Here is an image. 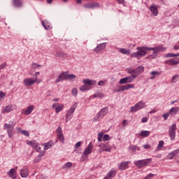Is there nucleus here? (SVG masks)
<instances>
[{
    "label": "nucleus",
    "instance_id": "1",
    "mask_svg": "<svg viewBox=\"0 0 179 179\" xmlns=\"http://www.w3.org/2000/svg\"><path fill=\"white\" fill-rule=\"evenodd\" d=\"M137 52H134L131 54V58H142L148 54V51H153L152 54L149 55L145 57V59L152 61V59H156L157 58V52L165 51L167 50V48L158 45L157 47L150 48L148 46H138L136 48Z\"/></svg>",
    "mask_w": 179,
    "mask_h": 179
},
{
    "label": "nucleus",
    "instance_id": "2",
    "mask_svg": "<svg viewBox=\"0 0 179 179\" xmlns=\"http://www.w3.org/2000/svg\"><path fill=\"white\" fill-rule=\"evenodd\" d=\"M83 83L85 84L80 87V92H87L90 90V86H96L97 81L96 80L84 79Z\"/></svg>",
    "mask_w": 179,
    "mask_h": 179
},
{
    "label": "nucleus",
    "instance_id": "3",
    "mask_svg": "<svg viewBox=\"0 0 179 179\" xmlns=\"http://www.w3.org/2000/svg\"><path fill=\"white\" fill-rule=\"evenodd\" d=\"M150 163H152V159L150 158L134 162V164L138 169H143V167H146L149 166Z\"/></svg>",
    "mask_w": 179,
    "mask_h": 179
},
{
    "label": "nucleus",
    "instance_id": "4",
    "mask_svg": "<svg viewBox=\"0 0 179 179\" xmlns=\"http://www.w3.org/2000/svg\"><path fill=\"white\" fill-rule=\"evenodd\" d=\"M145 107H148L146 102L140 101L137 102L134 106L130 108V113H136L137 111L143 110V108H145Z\"/></svg>",
    "mask_w": 179,
    "mask_h": 179
},
{
    "label": "nucleus",
    "instance_id": "5",
    "mask_svg": "<svg viewBox=\"0 0 179 179\" xmlns=\"http://www.w3.org/2000/svg\"><path fill=\"white\" fill-rule=\"evenodd\" d=\"M108 114V107L103 108L97 114L96 117H94V121L99 122L100 120H103L106 115Z\"/></svg>",
    "mask_w": 179,
    "mask_h": 179
},
{
    "label": "nucleus",
    "instance_id": "6",
    "mask_svg": "<svg viewBox=\"0 0 179 179\" xmlns=\"http://www.w3.org/2000/svg\"><path fill=\"white\" fill-rule=\"evenodd\" d=\"M3 129H6L8 135V138L13 136V131H15V124L13 122L10 123H6L3 125Z\"/></svg>",
    "mask_w": 179,
    "mask_h": 179
},
{
    "label": "nucleus",
    "instance_id": "7",
    "mask_svg": "<svg viewBox=\"0 0 179 179\" xmlns=\"http://www.w3.org/2000/svg\"><path fill=\"white\" fill-rule=\"evenodd\" d=\"M177 131V124L176 123L172 124L171 126L169 127V136L171 141H174L176 139Z\"/></svg>",
    "mask_w": 179,
    "mask_h": 179
},
{
    "label": "nucleus",
    "instance_id": "8",
    "mask_svg": "<svg viewBox=\"0 0 179 179\" xmlns=\"http://www.w3.org/2000/svg\"><path fill=\"white\" fill-rule=\"evenodd\" d=\"M76 107H78V103H74V104L70 108V109L67 111V113L66 115V122H69L71 120H72V114L75 113V110H76Z\"/></svg>",
    "mask_w": 179,
    "mask_h": 179
},
{
    "label": "nucleus",
    "instance_id": "9",
    "mask_svg": "<svg viewBox=\"0 0 179 179\" xmlns=\"http://www.w3.org/2000/svg\"><path fill=\"white\" fill-rule=\"evenodd\" d=\"M129 89H135V85L133 84H127L125 85L119 86L117 90H114L116 93L120 92H125V90H129Z\"/></svg>",
    "mask_w": 179,
    "mask_h": 179
},
{
    "label": "nucleus",
    "instance_id": "10",
    "mask_svg": "<svg viewBox=\"0 0 179 179\" xmlns=\"http://www.w3.org/2000/svg\"><path fill=\"white\" fill-rule=\"evenodd\" d=\"M28 145H30L33 149H35L36 152H41L43 150H41V147H40V143H38L36 140L30 141L28 143Z\"/></svg>",
    "mask_w": 179,
    "mask_h": 179
},
{
    "label": "nucleus",
    "instance_id": "11",
    "mask_svg": "<svg viewBox=\"0 0 179 179\" xmlns=\"http://www.w3.org/2000/svg\"><path fill=\"white\" fill-rule=\"evenodd\" d=\"M98 146L100 148L98 150L99 153L102 152H111V147L108 143H101Z\"/></svg>",
    "mask_w": 179,
    "mask_h": 179
},
{
    "label": "nucleus",
    "instance_id": "12",
    "mask_svg": "<svg viewBox=\"0 0 179 179\" xmlns=\"http://www.w3.org/2000/svg\"><path fill=\"white\" fill-rule=\"evenodd\" d=\"M37 82V77H36L35 79H33L31 78H27L23 80V84L24 86L29 87V86H33Z\"/></svg>",
    "mask_w": 179,
    "mask_h": 179
},
{
    "label": "nucleus",
    "instance_id": "13",
    "mask_svg": "<svg viewBox=\"0 0 179 179\" xmlns=\"http://www.w3.org/2000/svg\"><path fill=\"white\" fill-rule=\"evenodd\" d=\"M106 47H107V43H99L94 48L93 51L99 54V52H101V51L106 50Z\"/></svg>",
    "mask_w": 179,
    "mask_h": 179
},
{
    "label": "nucleus",
    "instance_id": "14",
    "mask_svg": "<svg viewBox=\"0 0 179 179\" xmlns=\"http://www.w3.org/2000/svg\"><path fill=\"white\" fill-rule=\"evenodd\" d=\"M34 110V106L33 105H29L27 106V109H22L21 110L22 114H24V115H30L31 113Z\"/></svg>",
    "mask_w": 179,
    "mask_h": 179
},
{
    "label": "nucleus",
    "instance_id": "15",
    "mask_svg": "<svg viewBox=\"0 0 179 179\" xmlns=\"http://www.w3.org/2000/svg\"><path fill=\"white\" fill-rule=\"evenodd\" d=\"M20 174L22 178H27L29 177V169H27V166H23L20 171Z\"/></svg>",
    "mask_w": 179,
    "mask_h": 179
},
{
    "label": "nucleus",
    "instance_id": "16",
    "mask_svg": "<svg viewBox=\"0 0 179 179\" xmlns=\"http://www.w3.org/2000/svg\"><path fill=\"white\" fill-rule=\"evenodd\" d=\"M52 108H55L57 113H61L64 110V104L55 103L52 105Z\"/></svg>",
    "mask_w": 179,
    "mask_h": 179
},
{
    "label": "nucleus",
    "instance_id": "17",
    "mask_svg": "<svg viewBox=\"0 0 179 179\" xmlns=\"http://www.w3.org/2000/svg\"><path fill=\"white\" fill-rule=\"evenodd\" d=\"M93 152V143L90 142L83 152L84 156H87Z\"/></svg>",
    "mask_w": 179,
    "mask_h": 179
},
{
    "label": "nucleus",
    "instance_id": "18",
    "mask_svg": "<svg viewBox=\"0 0 179 179\" xmlns=\"http://www.w3.org/2000/svg\"><path fill=\"white\" fill-rule=\"evenodd\" d=\"M133 78L130 76H127L123 78H121L119 81L120 85H127V83H132Z\"/></svg>",
    "mask_w": 179,
    "mask_h": 179
},
{
    "label": "nucleus",
    "instance_id": "19",
    "mask_svg": "<svg viewBox=\"0 0 179 179\" xmlns=\"http://www.w3.org/2000/svg\"><path fill=\"white\" fill-rule=\"evenodd\" d=\"M117 174V172L115 169H111L109 171L106 176L103 179H113L114 177H115V175Z\"/></svg>",
    "mask_w": 179,
    "mask_h": 179
},
{
    "label": "nucleus",
    "instance_id": "20",
    "mask_svg": "<svg viewBox=\"0 0 179 179\" xmlns=\"http://www.w3.org/2000/svg\"><path fill=\"white\" fill-rule=\"evenodd\" d=\"M65 79H66V72L63 71L59 75L58 78L55 80V83H59V82H62Z\"/></svg>",
    "mask_w": 179,
    "mask_h": 179
},
{
    "label": "nucleus",
    "instance_id": "21",
    "mask_svg": "<svg viewBox=\"0 0 179 179\" xmlns=\"http://www.w3.org/2000/svg\"><path fill=\"white\" fill-rule=\"evenodd\" d=\"M8 177L11 179H16L17 177V173H16V169H11L8 171L7 173Z\"/></svg>",
    "mask_w": 179,
    "mask_h": 179
},
{
    "label": "nucleus",
    "instance_id": "22",
    "mask_svg": "<svg viewBox=\"0 0 179 179\" xmlns=\"http://www.w3.org/2000/svg\"><path fill=\"white\" fill-rule=\"evenodd\" d=\"M166 64L167 65H178L179 64V58L170 59L166 61Z\"/></svg>",
    "mask_w": 179,
    "mask_h": 179
},
{
    "label": "nucleus",
    "instance_id": "23",
    "mask_svg": "<svg viewBox=\"0 0 179 179\" xmlns=\"http://www.w3.org/2000/svg\"><path fill=\"white\" fill-rule=\"evenodd\" d=\"M129 161L123 162L119 165V170L121 171H124V170H127L128 169V165L129 164Z\"/></svg>",
    "mask_w": 179,
    "mask_h": 179
},
{
    "label": "nucleus",
    "instance_id": "24",
    "mask_svg": "<svg viewBox=\"0 0 179 179\" xmlns=\"http://www.w3.org/2000/svg\"><path fill=\"white\" fill-rule=\"evenodd\" d=\"M42 26L44 27L45 30H51L52 29V27L51 26V24L48 22V20H43L41 22Z\"/></svg>",
    "mask_w": 179,
    "mask_h": 179
},
{
    "label": "nucleus",
    "instance_id": "25",
    "mask_svg": "<svg viewBox=\"0 0 179 179\" xmlns=\"http://www.w3.org/2000/svg\"><path fill=\"white\" fill-rule=\"evenodd\" d=\"M150 12H152L154 16H157V15L159 14V11L157 10V6L156 5H151L150 7Z\"/></svg>",
    "mask_w": 179,
    "mask_h": 179
},
{
    "label": "nucleus",
    "instance_id": "26",
    "mask_svg": "<svg viewBox=\"0 0 179 179\" xmlns=\"http://www.w3.org/2000/svg\"><path fill=\"white\" fill-rule=\"evenodd\" d=\"M13 4L15 8H22L23 1L22 0H13Z\"/></svg>",
    "mask_w": 179,
    "mask_h": 179
},
{
    "label": "nucleus",
    "instance_id": "27",
    "mask_svg": "<svg viewBox=\"0 0 179 179\" xmlns=\"http://www.w3.org/2000/svg\"><path fill=\"white\" fill-rule=\"evenodd\" d=\"M3 113H10V111H13V105H8L5 106L2 109Z\"/></svg>",
    "mask_w": 179,
    "mask_h": 179
},
{
    "label": "nucleus",
    "instance_id": "28",
    "mask_svg": "<svg viewBox=\"0 0 179 179\" xmlns=\"http://www.w3.org/2000/svg\"><path fill=\"white\" fill-rule=\"evenodd\" d=\"M40 154L37 155V157L34 159V163H40L41 160V157H43L44 156V152H43V151H41V152H39Z\"/></svg>",
    "mask_w": 179,
    "mask_h": 179
},
{
    "label": "nucleus",
    "instance_id": "29",
    "mask_svg": "<svg viewBox=\"0 0 179 179\" xmlns=\"http://www.w3.org/2000/svg\"><path fill=\"white\" fill-rule=\"evenodd\" d=\"M139 135L142 138H148V136H149L150 135V131H146V130L141 131L139 132Z\"/></svg>",
    "mask_w": 179,
    "mask_h": 179
},
{
    "label": "nucleus",
    "instance_id": "30",
    "mask_svg": "<svg viewBox=\"0 0 179 179\" xmlns=\"http://www.w3.org/2000/svg\"><path fill=\"white\" fill-rule=\"evenodd\" d=\"M119 51L121 54H124V55H131V50H129V49L120 48Z\"/></svg>",
    "mask_w": 179,
    "mask_h": 179
},
{
    "label": "nucleus",
    "instance_id": "31",
    "mask_svg": "<svg viewBox=\"0 0 179 179\" xmlns=\"http://www.w3.org/2000/svg\"><path fill=\"white\" fill-rule=\"evenodd\" d=\"M51 146H54V143L52 142V141H50L48 143H45L44 150H48V149L51 148Z\"/></svg>",
    "mask_w": 179,
    "mask_h": 179
},
{
    "label": "nucleus",
    "instance_id": "32",
    "mask_svg": "<svg viewBox=\"0 0 179 179\" xmlns=\"http://www.w3.org/2000/svg\"><path fill=\"white\" fill-rule=\"evenodd\" d=\"M150 75H151V77L150 78V79H151V80H153V79H155L156 78V76H159V75H160V72L151 71Z\"/></svg>",
    "mask_w": 179,
    "mask_h": 179
},
{
    "label": "nucleus",
    "instance_id": "33",
    "mask_svg": "<svg viewBox=\"0 0 179 179\" xmlns=\"http://www.w3.org/2000/svg\"><path fill=\"white\" fill-rule=\"evenodd\" d=\"M55 57L57 59H62L65 57V53L62 52H58L55 54Z\"/></svg>",
    "mask_w": 179,
    "mask_h": 179
},
{
    "label": "nucleus",
    "instance_id": "34",
    "mask_svg": "<svg viewBox=\"0 0 179 179\" xmlns=\"http://www.w3.org/2000/svg\"><path fill=\"white\" fill-rule=\"evenodd\" d=\"M57 138L62 143H64V142H65V137H64V133H60L59 134H57Z\"/></svg>",
    "mask_w": 179,
    "mask_h": 179
},
{
    "label": "nucleus",
    "instance_id": "35",
    "mask_svg": "<svg viewBox=\"0 0 179 179\" xmlns=\"http://www.w3.org/2000/svg\"><path fill=\"white\" fill-rule=\"evenodd\" d=\"M66 79H68V80H72V79H75L76 78V76L74 74L66 73Z\"/></svg>",
    "mask_w": 179,
    "mask_h": 179
},
{
    "label": "nucleus",
    "instance_id": "36",
    "mask_svg": "<svg viewBox=\"0 0 179 179\" xmlns=\"http://www.w3.org/2000/svg\"><path fill=\"white\" fill-rule=\"evenodd\" d=\"M72 166V162H66L63 165V169L66 170V169H71Z\"/></svg>",
    "mask_w": 179,
    "mask_h": 179
},
{
    "label": "nucleus",
    "instance_id": "37",
    "mask_svg": "<svg viewBox=\"0 0 179 179\" xmlns=\"http://www.w3.org/2000/svg\"><path fill=\"white\" fill-rule=\"evenodd\" d=\"M178 79H179V76H178V74H176L173 76V78L171 79V82L173 83H177V82H178Z\"/></svg>",
    "mask_w": 179,
    "mask_h": 179
},
{
    "label": "nucleus",
    "instance_id": "38",
    "mask_svg": "<svg viewBox=\"0 0 179 179\" xmlns=\"http://www.w3.org/2000/svg\"><path fill=\"white\" fill-rule=\"evenodd\" d=\"M143 71H145V68L142 66H139L136 69V72L137 73H142V72H143Z\"/></svg>",
    "mask_w": 179,
    "mask_h": 179
},
{
    "label": "nucleus",
    "instance_id": "39",
    "mask_svg": "<svg viewBox=\"0 0 179 179\" xmlns=\"http://www.w3.org/2000/svg\"><path fill=\"white\" fill-rule=\"evenodd\" d=\"M169 114H171V115H176L177 114V110H176V108L173 107L169 110Z\"/></svg>",
    "mask_w": 179,
    "mask_h": 179
},
{
    "label": "nucleus",
    "instance_id": "40",
    "mask_svg": "<svg viewBox=\"0 0 179 179\" xmlns=\"http://www.w3.org/2000/svg\"><path fill=\"white\" fill-rule=\"evenodd\" d=\"M92 9H94V8H100V4L97 2L91 3Z\"/></svg>",
    "mask_w": 179,
    "mask_h": 179
},
{
    "label": "nucleus",
    "instance_id": "41",
    "mask_svg": "<svg viewBox=\"0 0 179 179\" xmlns=\"http://www.w3.org/2000/svg\"><path fill=\"white\" fill-rule=\"evenodd\" d=\"M71 94H73L74 97H76V96H78V88H73L71 90Z\"/></svg>",
    "mask_w": 179,
    "mask_h": 179
},
{
    "label": "nucleus",
    "instance_id": "42",
    "mask_svg": "<svg viewBox=\"0 0 179 179\" xmlns=\"http://www.w3.org/2000/svg\"><path fill=\"white\" fill-rule=\"evenodd\" d=\"M174 157H176L174 156L172 152L168 154V155L166 156V159H168V160H173Z\"/></svg>",
    "mask_w": 179,
    "mask_h": 179
},
{
    "label": "nucleus",
    "instance_id": "43",
    "mask_svg": "<svg viewBox=\"0 0 179 179\" xmlns=\"http://www.w3.org/2000/svg\"><path fill=\"white\" fill-rule=\"evenodd\" d=\"M94 97H99V99H101L102 97H104V94L101 92H97L94 94Z\"/></svg>",
    "mask_w": 179,
    "mask_h": 179
},
{
    "label": "nucleus",
    "instance_id": "44",
    "mask_svg": "<svg viewBox=\"0 0 179 179\" xmlns=\"http://www.w3.org/2000/svg\"><path fill=\"white\" fill-rule=\"evenodd\" d=\"M31 68H32V69H36V68H41V65H40L37 63H32Z\"/></svg>",
    "mask_w": 179,
    "mask_h": 179
},
{
    "label": "nucleus",
    "instance_id": "45",
    "mask_svg": "<svg viewBox=\"0 0 179 179\" xmlns=\"http://www.w3.org/2000/svg\"><path fill=\"white\" fill-rule=\"evenodd\" d=\"M83 8L85 9H92V3H87L83 5Z\"/></svg>",
    "mask_w": 179,
    "mask_h": 179
},
{
    "label": "nucleus",
    "instance_id": "46",
    "mask_svg": "<svg viewBox=\"0 0 179 179\" xmlns=\"http://www.w3.org/2000/svg\"><path fill=\"white\" fill-rule=\"evenodd\" d=\"M129 149L130 150H132V152H136V150H138V146H136V145H131V146L129 147Z\"/></svg>",
    "mask_w": 179,
    "mask_h": 179
},
{
    "label": "nucleus",
    "instance_id": "47",
    "mask_svg": "<svg viewBox=\"0 0 179 179\" xmlns=\"http://www.w3.org/2000/svg\"><path fill=\"white\" fill-rule=\"evenodd\" d=\"M22 135H24V136H30V134L27 130H22L21 131Z\"/></svg>",
    "mask_w": 179,
    "mask_h": 179
},
{
    "label": "nucleus",
    "instance_id": "48",
    "mask_svg": "<svg viewBox=\"0 0 179 179\" xmlns=\"http://www.w3.org/2000/svg\"><path fill=\"white\" fill-rule=\"evenodd\" d=\"M107 83V80H100L98 83V86H104Z\"/></svg>",
    "mask_w": 179,
    "mask_h": 179
},
{
    "label": "nucleus",
    "instance_id": "49",
    "mask_svg": "<svg viewBox=\"0 0 179 179\" xmlns=\"http://www.w3.org/2000/svg\"><path fill=\"white\" fill-rule=\"evenodd\" d=\"M165 57H166V58H173V57H176V54L167 53Z\"/></svg>",
    "mask_w": 179,
    "mask_h": 179
},
{
    "label": "nucleus",
    "instance_id": "50",
    "mask_svg": "<svg viewBox=\"0 0 179 179\" xmlns=\"http://www.w3.org/2000/svg\"><path fill=\"white\" fill-rule=\"evenodd\" d=\"M119 5H123V6H125V0H115Z\"/></svg>",
    "mask_w": 179,
    "mask_h": 179
},
{
    "label": "nucleus",
    "instance_id": "51",
    "mask_svg": "<svg viewBox=\"0 0 179 179\" xmlns=\"http://www.w3.org/2000/svg\"><path fill=\"white\" fill-rule=\"evenodd\" d=\"M56 134L58 135L59 134H62V128L61 127H58L56 129Z\"/></svg>",
    "mask_w": 179,
    "mask_h": 179
},
{
    "label": "nucleus",
    "instance_id": "52",
    "mask_svg": "<svg viewBox=\"0 0 179 179\" xmlns=\"http://www.w3.org/2000/svg\"><path fill=\"white\" fill-rule=\"evenodd\" d=\"M163 146H164V141H160L157 145L158 149H160V148H163Z\"/></svg>",
    "mask_w": 179,
    "mask_h": 179
},
{
    "label": "nucleus",
    "instance_id": "53",
    "mask_svg": "<svg viewBox=\"0 0 179 179\" xmlns=\"http://www.w3.org/2000/svg\"><path fill=\"white\" fill-rule=\"evenodd\" d=\"M173 156L176 157L179 154V148L172 151Z\"/></svg>",
    "mask_w": 179,
    "mask_h": 179
},
{
    "label": "nucleus",
    "instance_id": "54",
    "mask_svg": "<svg viewBox=\"0 0 179 179\" xmlns=\"http://www.w3.org/2000/svg\"><path fill=\"white\" fill-rule=\"evenodd\" d=\"M81 145H82V142H80V141L77 142L75 145V148L79 149V148H80Z\"/></svg>",
    "mask_w": 179,
    "mask_h": 179
},
{
    "label": "nucleus",
    "instance_id": "55",
    "mask_svg": "<svg viewBox=\"0 0 179 179\" xmlns=\"http://www.w3.org/2000/svg\"><path fill=\"white\" fill-rule=\"evenodd\" d=\"M153 177H155V174L150 173L147 176H145V179H150V178H153Z\"/></svg>",
    "mask_w": 179,
    "mask_h": 179
},
{
    "label": "nucleus",
    "instance_id": "56",
    "mask_svg": "<svg viewBox=\"0 0 179 179\" xmlns=\"http://www.w3.org/2000/svg\"><path fill=\"white\" fill-rule=\"evenodd\" d=\"M110 139V136H108V134H105L103 137V141H109Z\"/></svg>",
    "mask_w": 179,
    "mask_h": 179
},
{
    "label": "nucleus",
    "instance_id": "57",
    "mask_svg": "<svg viewBox=\"0 0 179 179\" xmlns=\"http://www.w3.org/2000/svg\"><path fill=\"white\" fill-rule=\"evenodd\" d=\"M170 116V113H164L162 117L164 120H167V118H169V117Z\"/></svg>",
    "mask_w": 179,
    "mask_h": 179
},
{
    "label": "nucleus",
    "instance_id": "58",
    "mask_svg": "<svg viewBox=\"0 0 179 179\" xmlns=\"http://www.w3.org/2000/svg\"><path fill=\"white\" fill-rule=\"evenodd\" d=\"M7 66H8V64H6V63L1 64L0 65V71H1V69H3L6 68Z\"/></svg>",
    "mask_w": 179,
    "mask_h": 179
},
{
    "label": "nucleus",
    "instance_id": "59",
    "mask_svg": "<svg viewBox=\"0 0 179 179\" xmlns=\"http://www.w3.org/2000/svg\"><path fill=\"white\" fill-rule=\"evenodd\" d=\"M98 141L99 142H101V141H103V134H98Z\"/></svg>",
    "mask_w": 179,
    "mask_h": 179
},
{
    "label": "nucleus",
    "instance_id": "60",
    "mask_svg": "<svg viewBox=\"0 0 179 179\" xmlns=\"http://www.w3.org/2000/svg\"><path fill=\"white\" fill-rule=\"evenodd\" d=\"M122 124V127H127V125H128V121H127V120H124Z\"/></svg>",
    "mask_w": 179,
    "mask_h": 179
},
{
    "label": "nucleus",
    "instance_id": "61",
    "mask_svg": "<svg viewBox=\"0 0 179 179\" xmlns=\"http://www.w3.org/2000/svg\"><path fill=\"white\" fill-rule=\"evenodd\" d=\"M6 94L3 92L0 91V98L1 99H3V97H5Z\"/></svg>",
    "mask_w": 179,
    "mask_h": 179
},
{
    "label": "nucleus",
    "instance_id": "62",
    "mask_svg": "<svg viewBox=\"0 0 179 179\" xmlns=\"http://www.w3.org/2000/svg\"><path fill=\"white\" fill-rule=\"evenodd\" d=\"M148 120H149L148 117H143L141 119V122H143V123L148 122Z\"/></svg>",
    "mask_w": 179,
    "mask_h": 179
},
{
    "label": "nucleus",
    "instance_id": "63",
    "mask_svg": "<svg viewBox=\"0 0 179 179\" xmlns=\"http://www.w3.org/2000/svg\"><path fill=\"white\" fill-rule=\"evenodd\" d=\"M138 75L136 73H133L131 74V76H130L129 77L130 78H132L133 79V81H134V79H135V78H137Z\"/></svg>",
    "mask_w": 179,
    "mask_h": 179
},
{
    "label": "nucleus",
    "instance_id": "64",
    "mask_svg": "<svg viewBox=\"0 0 179 179\" xmlns=\"http://www.w3.org/2000/svg\"><path fill=\"white\" fill-rule=\"evenodd\" d=\"M129 73H130V75H133L134 73H136V70H131V71H129Z\"/></svg>",
    "mask_w": 179,
    "mask_h": 179
}]
</instances>
